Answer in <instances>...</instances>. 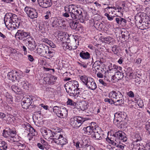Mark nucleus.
Here are the masks:
<instances>
[{"instance_id": "obj_1", "label": "nucleus", "mask_w": 150, "mask_h": 150, "mask_svg": "<svg viewBox=\"0 0 150 150\" xmlns=\"http://www.w3.org/2000/svg\"><path fill=\"white\" fill-rule=\"evenodd\" d=\"M6 26L9 30H13L18 28L20 22L16 15L11 13L6 14L4 18Z\"/></svg>"}, {"instance_id": "obj_2", "label": "nucleus", "mask_w": 150, "mask_h": 150, "mask_svg": "<svg viewBox=\"0 0 150 150\" xmlns=\"http://www.w3.org/2000/svg\"><path fill=\"white\" fill-rule=\"evenodd\" d=\"M65 12H69L71 16V19L70 20L78 19L81 23L84 22L83 16L82 15V12L81 10L78 8H76V6L73 4H71L64 7Z\"/></svg>"}, {"instance_id": "obj_3", "label": "nucleus", "mask_w": 150, "mask_h": 150, "mask_svg": "<svg viewBox=\"0 0 150 150\" xmlns=\"http://www.w3.org/2000/svg\"><path fill=\"white\" fill-rule=\"evenodd\" d=\"M112 137L110 139L108 137L106 138V140L110 144L115 146H118L121 141L125 142L127 140L124 133L121 131L115 132Z\"/></svg>"}, {"instance_id": "obj_4", "label": "nucleus", "mask_w": 150, "mask_h": 150, "mask_svg": "<svg viewBox=\"0 0 150 150\" xmlns=\"http://www.w3.org/2000/svg\"><path fill=\"white\" fill-rule=\"evenodd\" d=\"M114 117L113 122L118 128H123L126 127V122L125 121L126 115L122 112H118L115 114Z\"/></svg>"}, {"instance_id": "obj_5", "label": "nucleus", "mask_w": 150, "mask_h": 150, "mask_svg": "<svg viewBox=\"0 0 150 150\" xmlns=\"http://www.w3.org/2000/svg\"><path fill=\"white\" fill-rule=\"evenodd\" d=\"M110 98L114 99V104L116 105H118L123 104L124 103V99L123 95L118 91H112L109 94Z\"/></svg>"}, {"instance_id": "obj_6", "label": "nucleus", "mask_w": 150, "mask_h": 150, "mask_svg": "<svg viewBox=\"0 0 150 150\" xmlns=\"http://www.w3.org/2000/svg\"><path fill=\"white\" fill-rule=\"evenodd\" d=\"M79 77L82 82L88 88L94 90L97 88L96 84L93 78L85 75L80 76Z\"/></svg>"}, {"instance_id": "obj_7", "label": "nucleus", "mask_w": 150, "mask_h": 150, "mask_svg": "<svg viewBox=\"0 0 150 150\" xmlns=\"http://www.w3.org/2000/svg\"><path fill=\"white\" fill-rule=\"evenodd\" d=\"M85 120V118L81 117L75 116L70 119V124L73 127L78 128L81 125Z\"/></svg>"}, {"instance_id": "obj_8", "label": "nucleus", "mask_w": 150, "mask_h": 150, "mask_svg": "<svg viewBox=\"0 0 150 150\" xmlns=\"http://www.w3.org/2000/svg\"><path fill=\"white\" fill-rule=\"evenodd\" d=\"M53 141L58 144L62 145H65L67 143V140L66 138L61 134L60 132H56V134L54 135Z\"/></svg>"}, {"instance_id": "obj_9", "label": "nucleus", "mask_w": 150, "mask_h": 150, "mask_svg": "<svg viewBox=\"0 0 150 150\" xmlns=\"http://www.w3.org/2000/svg\"><path fill=\"white\" fill-rule=\"evenodd\" d=\"M24 10L28 16L30 18L33 19L38 17V12L35 9L26 6Z\"/></svg>"}, {"instance_id": "obj_10", "label": "nucleus", "mask_w": 150, "mask_h": 150, "mask_svg": "<svg viewBox=\"0 0 150 150\" xmlns=\"http://www.w3.org/2000/svg\"><path fill=\"white\" fill-rule=\"evenodd\" d=\"M52 20V21L51 25L53 27L56 28L58 27L64 28L66 27V25L64 24V21L57 18H53Z\"/></svg>"}, {"instance_id": "obj_11", "label": "nucleus", "mask_w": 150, "mask_h": 150, "mask_svg": "<svg viewBox=\"0 0 150 150\" xmlns=\"http://www.w3.org/2000/svg\"><path fill=\"white\" fill-rule=\"evenodd\" d=\"M29 32H25L23 30H18L16 33L15 36L19 40L25 41V38L29 36Z\"/></svg>"}, {"instance_id": "obj_12", "label": "nucleus", "mask_w": 150, "mask_h": 150, "mask_svg": "<svg viewBox=\"0 0 150 150\" xmlns=\"http://www.w3.org/2000/svg\"><path fill=\"white\" fill-rule=\"evenodd\" d=\"M8 76L9 80L12 81H15L16 80L18 81L21 76L19 75L18 72L16 71H12L8 73Z\"/></svg>"}, {"instance_id": "obj_13", "label": "nucleus", "mask_w": 150, "mask_h": 150, "mask_svg": "<svg viewBox=\"0 0 150 150\" xmlns=\"http://www.w3.org/2000/svg\"><path fill=\"white\" fill-rule=\"evenodd\" d=\"M39 5L43 8H47L52 4L51 0H38Z\"/></svg>"}, {"instance_id": "obj_14", "label": "nucleus", "mask_w": 150, "mask_h": 150, "mask_svg": "<svg viewBox=\"0 0 150 150\" xmlns=\"http://www.w3.org/2000/svg\"><path fill=\"white\" fill-rule=\"evenodd\" d=\"M67 110L66 108L62 106L60 108L59 112L57 114V115L60 118H64L67 117Z\"/></svg>"}, {"instance_id": "obj_15", "label": "nucleus", "mask_w": 150, "mask_h": 150, "mask_svg": "<svg viewBox=\"0 0 150 150\" xmlns=\"http://www.w3.org/2000/svg\"><path fill=\"white\" fill-rule=\"evenodd\" d=\"M19 84L22 86L24 89H27L29 87L28 83L26 81L24 78L21 76L18 81Z\"/></svg>"}, {"instance_id": "obj_16", "label": "nucleus", "mask_w": 150, "mask_h": 150, "mask_svg": "<svg viewBox=\"0 0 150 150\" xmlns=\"http://www.w3.org/2000/svg\"><path fill=\"white\" fill-rule=\"evenodd\" d=\"M144 14L142 13H138L135 16V22L138 24H140L142 22L144 19Z\"/></svg>"}, {"instance_id": "obj_17", "label": "nucleus", "mask_w": 150, "mask_h": 150, "mask_svg": "<svg viewBox=\"0 0 150 150\" xmlns=\"http://www.w3.org/2000/svg\"><path fill=\"white\" fill-rule=\"evenodd\" d=\"M96 129L95 127L92 126H89L84 127L83 130L84 133L88 135H91V136L94 132L95 130Z\"/></svg>"}, {"instance_id": "obj_18", "label": "nucleus", "mask_w": 150, "mask_h": 150, "mask_svg": "<svg viewBox=\"0 0 150 150\" xmlns=\"http://www.w3.org/2000/svg\"><path fill=\"white\" fill-rule=\"evenodd\" d=\"M50 47H49L48 46H47V50L46 51H45V54L44 56L46 58L50 59L54 55V52H51L50 50Z\"/></svg>"}, {"instance_id": "obj_19", "label": "nucleus", "mask_w": 150, "mask_h": 150, "mask_svg": "<svg viewBox=\"0 0 150 150\" xmlns=\"http://www.w3.org/2000/svg\"><path fill=\"white\" fill-rule=\"evenodd\" d=\"M47 46L45 45L43 46L42 45H40L38 48H37V52L39 54H41L42 55H44L45 54V51H46L47 50Z\"/></svg>"}, {"instance_id": "obj_20", "label": "nucleus", "mask_w": 150, "mask_h": 150, "mask_svg": "<svg viewBox=\"0 0 150 150\" xmlns=\"http://www.w3.org/2000/svg\"><path fill=\"white\" fill-rule=\"evenodd\" d=\"M115 21L119 25L125 26L126 25L127 20L121 17H117L115 18Z\"/></svg>"}, {"instance_id": "obj_21", "label": "nucleus", "mask_w": 150, "mask_h": 150, "mask_svg": "<svg viewBox=\"0 0 150 150\" xmlns=\"http://www.w3.org/2000/svg\"><path fill=\"white\" fill-rule=\"evenodd\" d=\"M67 42H64L62 44L63 48L65 50H73L76 49L77 47L76 46H72L70 45L69 43Z\"/></svg>"}, {"instance_id": "obj_22", "label": "nucleus", "mask_w": 150, "mask_h": 150, "mask_svg": "<svg viewBox=\"0 0 150 150\" xmlns=\"http://www.w3.org/2000/svg\"><path fill=\"white\" fill-rule=\"evenodd\" d=\"M125 76L124 73L119 71H117L115 74L112 76L113 77L112 79L114 80L115 78L117 79V80H119L122 79Z\"/></svg>"}, {"instance_id": "obj_23", "label": "nucleus", "mask_w": 150, "mask_h": 150, "mask_svg": "<svg viewBox=\"0 0 150 150\" xmlns=\"http://www.w3.org/2000/svg\"><path fill=\"white\" fill-rule=\"evenodd\" d=\"M79 105L80 109L82 110H84L87 109L88 107V103L85 100L80 102Z\"/></svg>"}, {"instance_id": "obj_24", "label": "nucleus", "mask_w": 150, "mask_h": 150, "mask_svg": "<svg viewBox=\"0 0 150 150\" xmlns=\"http://www.w3.org/2000/svg\"><path fill=\"white\" fill-rule=\"evenodd\" d=\"M56 134V132H52L51 130L48 129L46 135L44 136L48 139H52L53 141L54 135Z\"/></svg>"}, {"instance_id": "obj_25", "label": "nucleus", "mask_w": 150, "mask_h": 150, "mask_svg": "<svg viewBox=\"0 0 150 150\" xmlns=\"http://www.w3.org/2000/svg\"><path fill=\"white\" fill-rule=\"evenodd\" d=\"M102 134L99 133L96 129L95 130L94 132L92 135V137L93 138H95L96 139L100 140L102 138Z\"/></svg>"}, {"instance_id": "obj_26", "label": "nucleus", "mask_w": 150, "mask_h": 150, "mask_svg": "<svg viewBox=\"0 0 150 150\" xmlns=\"http://www.w3.org/2000/svg\"><path fill=\"white\" fill-rule=\"evenodd\" d=\"M62 35H60V36L61 37L60 38L62 39L63 41H65L69 42L70 41L69 36L68 34L62 32Z\"/></svg>"}, {"instance_id": "obj_27", "label": "nucleus", "mask_w": 150, "mask_h": 150, "mask_svg": "<svg viewBox=\"0 0 150 150\" xmlns=\"http://www.w3.org/2000/svg\"><path fill=\"white\" fill-rule=\"evenodd\" d=\"M66 85H69L74 87L75 88H78L79 84L78 82L75 80L71 81L68 82L66 84Z\"/></svg>"}, {"instance_id": "obj_28", "label": "nucleus", "mask_w": 150, "mask_h": 150, "mask_svg": "<svg viewBox=\"0 0 150 150\" xmlns=\"http://www.w3.org/2000/svg\"><path fill=\"white\" fill-rule=\"evenodd\" d=\"M80 56L83 59H88L90 58V54L88 52L82 51L80 53Z\"/></svg>"}, {"instance_id": "obj_29", "label": "nucleus", "mask_w": 150, "mask_h": 150, "mask_svg": "<svg viewBox=\"0 0 150 150\" xmlns=\"http://www.w3.org/2000/svg\"><path fill=\"white\" fill-rule=\"evenodd\" d=\"M101 40L105 43L109 44L113 42V39L111 37L108 36L102 38Z\"/></svg>"}, {"instance_id": "obj_30", "label": "nucleus", "mask_w": 150, "mask_h": 150, "mask_svg": "<svg viewBox=\"0 0 150 150\" xmlns=\"http://www.w3.org/2000/svg\"><path fill=\"white\" fill-rule=\"evenodd\" d=\"M36 45L34 41L28 43V48L31 50H33L35 48Z\"/></svg>"}, {"instance_id": "obj_31", "label": "nucleus", "mask_w": 150, "mask_h": 150, "mask_svg": "<svg viewBox=\"0 0 150 150\" xmlns=\"http://www.w3.org/2000/svg\"><path fill=\"white\" fill-rule=\"evenodd\" d=\"M79 94L78 88H75L74 90H73L70 93V95L72 96L78 97Z\"/></svg>"}, {"instance_id": "obj_32", "label": "nucleus", "mask_w": 150, "mask_h": 150, "mask_svg": "<svg viewBox=\"0 0 150 150\" xmlns=\"http://www.w3.org/2000/svg\"><path fill=\"white\" fill-rule=\"evenodd\" d=\"M29 132V133L28 134L29 136H35L38 134L37 132L33 127L30 128Z\"/></svg>"}, {"instance_id": "obj_33", "label": "nucleus", "mask_w": 150, "mask_h": 150, "mask_svg": "<svg viewBox=\"0 0 150 150\" xmlns=\"http://www.w3.org/2000/svg\"><path fill=\"white\" fill-rule=\"evenodd\" d=\"M11 129H9L8 130H4L3 131V136L6 138L9 137H10V134L11 132Z\"/></svg>"}, {"instance_id": "obj_34", "label": "nucleus", "mask_w": 150, "mask_h": 150, "mask_svg": "<svg viewBox=\"0 0 150 150\" xmlns=\"http://www.w3.org/2000/svg\"><path fill=\"white\" fill-rule=\"evenodd\" d=\"M66 86V90L67 92H68V93H69L70 94V93L73 90H74L75 88L74 87L71 86H69V85H66L65 86Z\"/></svg>"}, {"instance_id": "obj_35", "label": "nucleus", "mask_w": 150, "mask_h": 150, "mask_svg": "<svg viewBox=\"0 0 150 150\" xmlns=\"http://www.w3.org/2000/svg\"><path fill=\"white\" fill-rule=\"evenodd\" d=\"M16 145L18 147V150H24L26 147V145L24 143L22 144L20 142H17Z\"/></svg>"}, {"instance_id": "obj_36", "label": "nucleus", "mask_w": 150, "mask_h": 150, "mask_svg": "<svg viewBox=\"0 0 150 150\" xmlns=\"http://www.w3.org/2000/svg\"><path fill=\"white\" fill-rule=\"evenodd\" d=\"M78 23L77 22L72 21L70 23L71 28L73 29H76L77 28Z\"/></svg>"}, {"instance_id": "obj_37", "label": "nucleus", "mask_w": 150, "mask_h": 150, "mask_svg": "<svg viewBox=\"0 0 150 150\" xmlns=\"http://www.w3.org/2000/svg\"><path fill=\"white\" fill-rule=\"evenodd\" d=\"M7 148V145L6 142L3 141L1 142V145L0 146V150H6Z\"/></svg>"}, {"instance_id": "obj_38", "label": "nucleus", "mask_w": 150, "mask_h": 150, "mask_svg": "<svg viewBox=\"0 0 150 150\" xmlns=\"http://www.w3.org/2000/svg\"><path fill=\"white\" fill-rule=\"evenodd\" d=\"M67 105H69L73 106L74 108H75L76 105V103L69 98L68 99V101L67 102Z\"/></svg>"}, {"instance_id": "obj_39", "label": "nucleus", "mask_w": 150, "mask_h": 150, "mask_svg": "<svg viewBox=\"0 0 150 150\" xmlns=\"http://www.w3.org/2000/svg\"><path fill=\"white\" fill-rule=\"evenodd\" d=\"M121 34L122 38L124 39H127L128 36L129 35L128 33L127 30L122 31Z\"/></svg>"}, {"instance_id": "obj_40", "label": "nucleus", "mask_w": 150, "mask_h": 150, "mask_svg": "<svg viewBox=\"0 0 150 150\" xmlns=\"http://www.w3.org/2000/svg\"><path fill=\"white\" fill-rule=\"evenodd\" d=\"M21 103L22 108L25 109H27L29 107L31 106V105L27 104L26 103L24 102L23 101H22Z\"/></svg>"}, {"instance_id": "obj_41", "label": "nucleus", "mask_w": 150, "mask_h": 150, "mask_svg": "<svg viewBox=\"0 0 150 150\" xmlns=\"http://www.w3.org/2000/svg\"><path fill=\"white\" fill-rule=\"evenodd\" d=\"M134 137L135 138L134 141H140L141 140V137L138 133H136L134 134Z\"/></svg>"}, {"instance_id": "obj_42", "label": "nucleus", "mask_w": 150, "mask_h": 150, "mask_svg": "<svg viewBox=\"0 0 150 150\" xmlns=\"http://www.w3.org/2000/svg\"><path fill=\"white\" fill-rule=\"evenodd\" d=\"M23 127L27 131H29L30 128L32 127L29 124H24L23 125Z\"/></svg>"}, {"instance_id": "obj_43", "label": "nucleus", "mask_w": 150, "mask_h": 150, "mask_svg": "<svg viewBox=\"0 0 150 150\" xmlns=\"http://www.w3.org/2000/svg\"><path fill=\"white\" fill-rule=\"evenodd\" d=\"M22 101L26 103L27 104H28L31 105V100L30 98L25 97L22 100Z\"/></svg>"}, {"instance_id": "obj_44", "label": "nucleus", "mask_w": 150, "mask_h": 150, "mask_svg": "<svg viewBox=\"0 0 150 150\" xmlns=\"http://www.w3.org/2000/svg\"><path fill=\"white\" fill-rule=\"evenodd\" d=\"M138 141H134L133 142V144L134 146V147L136 149H138L139 150L140 148L139 147V146L140 145V144L139 143H137V142Z\"/></svg>"}, {"instance_id": "obj_45", "label": "nucleus", "mask_w": 150, "mask_h": 150, "mask_svg": "<svg viewBox=\"0 0 150 150\" xmlns=\"http://www.w3.org/2000/svg\"><path fill=\"white\" fill-rule=\"evenodd\" d=\"M18 138H17V136H16L11 138L10 141L11 142H16V144H17V142H18Z\"/></svg>"}, {"instance_id": "obj_46", "label": "nucleus", "mask_w": 150, "mask_h": 150, "mask_svg": "<svg viewBox=\"0 0 150 150\" xmlns=\"http://www.w3.org/2000/svg\"><path fill=\"white\" fill-rule=\"evenodd\" d=\"M33 39L32 36H31L30 33H29V36H28L27 38H25V40L27 41L28 43L33 42Z\"/></svg>"}, {"instance_id": "obj_47", "label": "nucleus", "mask_w": 150, "mask_h": 150, "mask_svg": "<svg viewBox=\"0 0 150 150\" xmlns=\"http://www.w3.org/2000/svg\"><path fill=\"white\" fill-rule=\"evenodd\" d=\"M74 145L77 149H80L82 147V144L80 142H77L76 143H74Z\"/></svg>"}, {"instance_id": "obj_48", "label": "nucleus", "mask_w": 150, "mask_h": 150, "mask_svg": "<svg viewBox=\"0 0 150 150\" xmlns=\"http://www.w3.org/2000/svg\"><path fill=\"white\" fill-rule=\"evenodd\" d=\"M133 74H134L132 72H130L129 73L127 71L126 74V76H127V78L129 79H132L133 78Z\"/></svg>"}, {"instance_id": "obj_49", "label": "nucleus", "mask_w": 150, "mask_h": 150, "mask_svg": "<svg viewBox=\"0 0 150 150\" xmlns=\"http://www.w3.org/2000/svg\"><path fill=\"white\" fill-rule=\"evenodd\" d=\"M53 111L55 112L57 115V114L59 113L60 110V108H59L57 106H54L53 108Z\"/></svg>"}, {"instance_id": "obj_50", "label": "nucleus", "mask_w": 150, "mask_h": 150, "mask_svg": "<svg viewBox=\"0 0 150 150\" xmlns=\"http://www.w3.org/2000/svg\"><path fill=\"white\" fill-rule=\"evenodd\" d=\"M112 98H111V99H109L108 98H106L104 99V101L105 102H108L110 104H114V100H112Z\"/></svg>"}, {"instance_id": "obj_51", "label": "nucleus", "mask_w": 150, "mask_h": 150, "mask_svg": "<svg viewBox=\"0 0 150 150\" xmlns=\"http://www.w3.org/2000/svg\"><path fill=\"white\" fill-rule=\"evenodd\" d=\"M85 150H92L93 149V147L91 145L86 144L85 145Z\"/></svg>"}, {"instance_id": "obj_52", "label": "nucleus", "mask_w": 150, "mask_h": 150, "mask_svg": "<svg viewBox=\"0 0 150 150\" xmlns=\"http://www.w3.org/2000/svg\"><path fill=\"white\" fill-rule=\"evenodd\" d=\"M104 15L107 17L108 19V20L110 21H112L113 20L114 18V16H110V15L108 13H105L104 14Z\"/></svg>"}, {"instance_id": "obj_53", "label": "nucleus", "mask_w": 150, "mask_h": 150, "mask_svg": "<svg viewBox=\"0 0 150 150\" xmlns=\"http://www.w3.org/2000/svg\"><path fill=\"white\" fill-rule=\"evenodd\" d=\"M11 132L10 134V137H9V139L12 138V137H14L16 136L15 132L13 130H12L11 129Z\"/></svg>"}, {"instance_id": "obj_54", "label": "nucleus", "mask_w": 150, "mask_h": 150, "mask_svg": "<svg viewBox=\"0 0 150 150\" xmlns=\"http://www.w3.org/2000/svg\"><path fill=\"white\" fill-rule=\"evenodd\" d=\"M113 68L111 69L110 70V71L112 70H114L115 71H116V69H118L119 70H122V67H118L116 65H113Z\"/></svg>"}, {"instance_id": "obj_55", "label": "nucleus", "mask_w": 150, "mask_h": 150, "mask_svg": "<svg viewBox=\"0 0 150 150\" xmlns=\"http://www.w3.org/2000/svg\"><path fill=\"white\" fill-rule=\"evenodd\" d=\"M137 103L140 108H142L144 106L143 102L142 100H139L137 102Z\"/></svg>"}, {"instance_id": "obj_56", "label": "nucleus", "mask_w": 150, "mask_h": 150, "mask_svg": "<svg viewBox=\"0 0 150 150\" xmlns=\"http://www.w3.org/2000/svg\"><path fill=\"white\" fill-rule=\"evenodd\" d=\"M6 98L7 99V100L8 101H12V96L9 95L8 93L6 94Z\"/></svg>"}, {"instance_id": "obj_57", "label": "nucleus", "mask_w": 150, "mask_h": 150, "mask_svg": "<svg viewBox=\"0 0 150 150\" xmlns=\"http://www.w3.org/2000/svg\"><path fill=\"white\" fill-rule=\"evenodd\" d=\"M112 50L114 53L115 54H117L118 52V50L117 49L116 46L112 47Z\"/></svg>"}, {"instance_id": "obj_58", "label": "nucleus", "mask_w": 150, "mask_h": 150, "mask_svg": "<svg viewBox=\"0 0 150 150\" xmlns=\"http://www.w3.org/2000/svg\"><path fill=\"white\" fill-rule=\"evenodd\" d=\"M69 13V12H66V13L63 14L62 15L64 17H65L69 18H68L69 19V18L71 19V16H70V15Z\"/></svg>"}, {"instance_id": "obj_59", "label": "nucleus", "mask_w": 150, "mask_h": 150, "mask_svg": "<svg viewBox=\"0 0 150 150\" xmlns=\"http://www.w3.org/2000/svg\"><path fill=\"white\" fill-rule=\"evenodd\" d=\"M47 129H41V133L44 136H45L46 135V133L47 132Z\"/></svg>"}, {"instance_id": "obj_60", "label": "nucleus", "mask_w": 150, "mask_h": 150, "mask_svg": "<svg viewBox=\"0 0 150 150\" xmlns=\"http://www.w3.org/2000/svg\"><path fill=\"white\" fill-rule=\"evenodd\" d=\"M127 95L129 97L131 98H133L134 96V95L133 93L131 91L127 92Z\"/></svg>"}, {"instance_id": "obj_61", "label": "nucleus", "mask_w": 150, "mask_h": 150, "mask_svg": "<svg viewBox=\"0 0 150 150\" xmlns=\"http://www.w3.org/2000/svg\"><path fill=\"white\" fill-rule=\"evenodd\" d=\"M11 88L12 90L15 92L18 91V89L16 86H11Z\"/></svg>"}, {"instance_id": "obj_62", "label": "nucleus", "mask_w": 150, "mask_h": 150, "mask_svg": "<svg viewBox=\"0 0 150 150\" xmlns=\"http://www.w3.org/2000/svg\"><path fill=\"white\" fill-rule=\"evenodd\" d=\"M146 128L147 130L150 128V123L149 122H146Z\"/></svg>"}, {"instance_id": "obj_63", "label": "nucleus", "mask_w": 150, "mask_h": 150, "mask_svg": "<svg viewBox=\"0 0 150 150\" xmlns=\"http://www.w3.org/2000/svg\"><path fill=\"white\" fill-rule=\"evenodd\" d=\"M99 82L100 83H101L103 85L105 86H106L107 85V83L105 82L103 79H100L99 80Z\"/></svg>"}, {"instance_id": "obj_64", "label": "nucleus", "mask_w": 150, "mask_h": 150, "mask_svg": "<svg viewBox=\"0 0 150 150\" xmlns=\"http://www.w3.org/2000/svg\"><path fill=\"white\" fill-rule=\"evenodd\" d=\"M42 41L44 42L48 43V44L50 42V41L47 38H43L42 39Z\"/></svg>"}]
</instances>
